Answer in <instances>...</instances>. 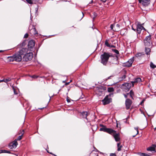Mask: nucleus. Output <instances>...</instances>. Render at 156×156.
Masks as SVG:
<instances>
[{"mask_svg":"<svg viewBox=\"0 0 156 156\" xmlns=\"http://www.w3.org/2000/svg\"><path fill=\"white\" fill-rule=\"evenodd\" d=\"M100 126L101 127L100 129V131H102L107 133L109 134L111 133V132L113 129L111 128H108L106 127L103 124H100Z\"/></svg>","mask_w":156,"mask_h":156,"instance_id":"obj_7","label":"nucleus"},{"mask_svg":"<svg viewBox=\"0 0 156 156\" xmlns=\"http://www.w3.org/2000/svg\"><path fill=\"white\" fill-rule=\"evenodd\" d=\"M33 57V54L32 53L27 52L24 55L23 58V60L27 62L32 59Z\"/></svg>","mask_w":156,"mask_h":156,"instance_id":"obj_6","label":"nucleus"},{"mask_svg":"<svg viewBox=\"0 0 156 156\" xmlns=\"http://www.w3.org/2000/svg\"><path fill=\"white\" fill-rule=\"evenodd\" d=\"M117 147L118 151H119L121 150V148L122 147V146L121 145L120 143H119L117 144Z\"/></svg>","mask_w":156,"mask_h":156,"instance_id":"obj_24","label":"nucleus"},{"mask_svg":"<svg viewBox=\"0 0 156 156\" xmlns=\"http://www.w3.org/2000/svg\"><path fill=\"white\" fill-rule=\"evenodd\" d=\"M23 136H21V135L20 136L18 137L15 140H16V141L17 140H20L21 139H22V138Z\"/></svg>","mask_w":156,"mask_h":156,"instance_id":"obj_31","label":"nucleus"},{"mask_svg":"<svg viewBox=\"0 0 156 156\" xmlns=\"http://www.w3.org/2000/svg\"><path fill=\"white\" fill-rule=\"evenodd\" d=\"M112 51L113 52H115V53L116 54H119V51L116 49H112Z\"/></svg>","mask_w":156,"mask_h":156,"instance_id":"obj_30","label":"nucleus"},{"mask_svg":"<svg viewBox=\"0 0 156 156\" xmlns=\"http://www.w3.org/2000/svg\"><path fill=\"white\" fill-rule=\"evenodd\" d=\"M11 79L10 78H8L7 79H3L2 80H0V83L4 82L5 83H7L8 82L11 80Z\"/></svg>","mask_w":156,"mask_h":156,"instance_id":"obj_23","label":"nucleus"},{"mask_svg":"<svg viewBox=\"0 0 156 156\" xmlns=\"http://www.w3.org/2000/svg\"><path fill=\"white\" fill-rule=\"evenodd\" d=\"M95 150H93L90 154V156H98V152L99 151L97 149L94 147Z\"/></svg>","mask_w":156,"mask_h":156,"instance_id":"obj_20","label":"nucleus"},{"mask_svg":"<svg viewBox=\"0 0 156 156\" xmlns=\"http://www.w3.org/2000/svg\"><path fill=\"white\" fill-rule=\"evenodd\" d=\"M93 2V1H92H92H91V2H90V3H92Z\"/></svg>","mask_w":156,"mask_h":156,"instance_id":"obj_55","label":"nucleus"},{"mask_svg":"<svg viewBox=\"0 0 156 156\" xmlns=\"http://www.w3.org/2000/svg\"><path fill=\"white\" fill-rule=\"evenodd\" d=\"M112 77H113V76H109V77H108V78H107L106 79V80H108V79H111V78Z\"/></svg>","mask_w":156,"mask_h":156,"instance_id":"obj_43","label":"nucleus"},{"mask_svg":"<svg viewBox=\"0 0 156 156\" xmlns=\"http://www.w3.org/2000/svg\"><path fill=\"white\" fill-rule=\"evenodd\" d=\"M124 96L126 98H127V95H126V94H124Z\"/></svg>","mask_w":156,"mask_h":156,"instance_id":"obj_47","label":"nucleus"},{"mask_svg":"<svg viewBox=\"0 0 156 156\" xmlns=\"http://www.w3.org/2000/svg\"><path fill=\"white\" fill-rule=\"evenodd\" d=\"M10 58L11 61H15L19 62L22 60V56L18 52L13 55L12 57H11Z\"/></svg>","mask_w":156,"mask_h":156,"instance_id":"obj_4","label":"nucleus"},{"mask_svg":"<svg viewBox=\"0 0 156 156\" xmlns=\"http://www.w3.org/2000/svg\"><path fill=\"white\" fill-rule=\"evenodd\" d=\"M132 103V100L129 98H127L125 101L126 108V110L129 109Z\"/></svg>","mask_w":156,"mask_h":156,"instance_id":"obj_12","label":"nucleus"},{"mask_svg":"<svg viewBox=\"0 0 156 156\" xmlns=\"http://www.w3.org/2000/svg\"><path fill=\"white\" fill-rule=\"evenodd\" d=\"M14 93L15 94H17V93H16V92H15V91L14 90Z\"/></svg>","mask_w":156,"mask_h":156,"instance_id":"obj_54","label":"nucleus"},{"mask_svg":"<svg viewBox=\"0 0 156 156\" xmlns=\"http://www.w3.org/2000/svg\"><path fill=\"white\" fill-rule=\"evenodd\" d=\"M98 92H101L102 91H101L99 89H98L97 90H96V93H97Z\"/></svg>","mask_w":156,"mask_h":156,"instance_id":"obj_44","label":"nucleus"},{"mask_svg":"<svg viewBox=\"0 0 156 156\" xmlns=\"http://www.w3.org/2000/svg\"><path fill=\"white\" fill-rule=\"evenodd\" d=\"M123 86L124 87V88L126 90H129L132 87V84L131 83H125L122 84Z\"/></svg>","mask_w":156,"mask_h":156,"instance_id":"obj_19","label":"nucleus"},{"mask_svg":"<svg viewBox=\"0 0 156 156\" xmlns=\"http://www.w3.org/2000/svg\"><path fill=\"white\" fill-rule=\"evenodd\" d=\"M114 25L113 24H112L111 26H110V27L111 28V29L112 30H113V28L114 27Z\"/></svg>","mask_w":156,"mask_h":156,"instance_id":"obj_39","label":"nucleus"},{"mask_svg":"<svg viewBox=\"0 0 156 156\" xmlns=\"http://www.w3.org/2000/svg\"><path fill=\"white\" fill-rule=\"evenodd\" d=\"M126 72L125 70H122L119 73L120 76L119 78V81L124 80L126 77Z\"/></svg>","mask_w":156,"mask_h":156,"instance_id":"obj_10","label":"nucleus"},{"mask_svg":"<svg viewBox=\"0 0 156 156\" xmlns=\"http://www.w3.org/2000/svg\"><path fill=\"white\" fill-rule=\"evenodd\" d=\"M81 115L82 118L83 119H86L87 121H88V119L87 118V116L90 114L89 113L86 111H84L81 112Z\"/></svg>","mask_w":156,"mask_h":156,"instance_id":"obj_18","label":"nucleus"},{"mask_svg":"<svg viewBox=\"0 0 156 156\" xmlns=\"http://www.w3.org/2000/svg\"><path fill=\"white\" fill-rule=\"evenodd\" d=\"M135 135L134 136H133V137H135Z\"/></svg>","mask_w":156,"mask_h":156,"instance_id":"obj_57","label":"nucleus"},{"mask_svg":"<svg viewBox=\"0 0 156 156\" xmlns=\"http://www.w3.org/2000/svg\"><path fill=\"white\" fill-rule=\"evenodd\" d=\"M28 36V34H25L24 37L25 38H27Z\"/></svg>","mask_w":156,"mask_h":156,"instance_id":"obj_42","label":"nucleus"},{"mask_svg":"<svg viewBox=\"0 0 156 156\" xmlns=\"http://www.w3.org/2000/svg\"><path fill=\"white\" fill-rule=\"evenodd\" d=\"M101 0L102 1L104 2H105L106 1H103V0Z\"/></svg>","mask_w":156,"mask_h":156,"instance_id":"obj_51","label":"nucleus"},{"mask_svg":"<svg viewBox=\"0 0 156 156\" xmlns=\"http://www.w3.org/2000/svg\"><path fill=\"white\" fill-rule=\"evenodd\" d=\"M110 134L113 136L116 141L118 142L120 140V134L119 133H117L115 130L112 129Z\"/></svg>","mask_w":156,"mask_h":156,"instance_id":"obj_5","label":"nucleus"},{"mask_svg":"<svg viewBox=\"0 0 156 156\" xmlns=\"http://www.w3.org/2000/svg\"><path fill=\"white\" fill-rule=\"evenodd\" d=\"M24 133V130H21L19 132V134H21V136H23V135Z\"/></svg>","mask_w":156,"mask_h":156,"instance_id":"obj_28","label":"nucleus"},{"mask_svg":"<svg viewBox=\"0 0 156 156\" xmlns=\"http://www.w3.org/2000/svg\"><path fill=\"white\" fill-rule=\"evenodd\" d=\"M39 77V76H37L34 75L32 76L31 77L34 79H36V78H37L38 77Z\"/></svg>","mask_w":156,"mask_h":156,"instance_id":"obj_36","label":"nucleus"},{"mask_svg":"<svg viewBox=\"0 0 156 156\" xmlns=\"http://www.w3.org/2000/svg\"><path fill=\"white\" fill-rule=\"evenodd\" d=\"M136 31L138 34L141 33V31L143 29H144V27L140 24H138L137 26Z\"/></svg>","mask_w":156,"mask_h":156,"instance_id":"obj_17","label":"nucleus"},{"mask_svg":"<svg viewBox=\"0 0 156 156\" xmlns=\"http://www.w3.org/2000/svg\"><path fill=\"white\" fill-rule=\"evenodd\" d=\"M82 14H83V12H82Z\"/></svg>","mask_w":156,"mask_h":156,"instance_id":"obj_58","label":"nucleus"},{"mask_svg":"<svg viewBox=\"0 0 156 156\" xmlns=\"http://www.w3.org/2000/svg\"><path fill=\"white\" fill-rule=\"evenodd\" d=\"M113 54L111 53L104 52L101 56V63L104 65H106L110 57H113Z\"/></svg>","mask_w":156,"mask_h":156,"instance_id":"obj_1","label":"nucleus"},{"mask_svg":"<svg viewBox=\"0 0 156 156\" xmlns=\"http://www.w3.org/2000/svg\"><path fill=\"white\" fill-rule=\"evenodd\" d=\"M44 108H39V109H43Z\"/></svg>","mask_w":156,"mask_h":156,"instance_id":"obj_52","label":"nucleus"},{"mask_svg":"<svg viewBox=\"0 0 156 156\" xmlns=\"http://www.w3.org/2000/svg\"><path fill=\"white\" fill-rule=\"evenodd\" d=\"M14 93L15 94H17V93H16V92H15V91L14 90Z\"/></svg>","mask_w":156,"mask_h":156,"instance_id":"obj_53","label":"nucleus"},{"mask_svg":"<svg viewBox=\"0 0 156 156\" xmlns=\"http://www.w3.org/2000/svg\"><path fill=\"white\" fill-rule=\"evenodd\" d=\"M147 151H155L154 147H150L147 148Z\"/></svg>","mask_w":156,"mask_h":156,"instance_id":"obj_25","label":"nucleus"},{"mask_svg":"<svg viewBox=\"0 0 156 156\" xmlns=\"http://www.w3.org/2000/svg\"><path fill=\"white\" fill-rule=\"evenodd\" d=\"M116 26H117L118 27H119V24H117L116 25Z\"/></svg>","mask_w":156,"mask_h":156,"instance_id":"obj_49","label":"nucleus"},{"mask_svg":"<svg viewBox=\"0 0 156 156\" xmlns=\"http://www.w3.org/2000/svg\"><path fill=\"white\" fill-rule=\"evenodd\" d=\"M134 57H133L130 59L128 61L123 64L122 66H123L129 67L132 66V64L134 61Z\"/></svg>","mask_w":156,"mask_h":156,"instance_id":"obj_9","label":"nucleus"},{"mask_svg":"<svg viewBox=\"0 0 156 156\" xmlns=\"http://www.w3.org/2000/svg\"><path fill=\"white\" fill-rule=\"evenodd\" d=\"M154 129H156V128H155Z\"/></svg>","mask_w":156,"mask_h":156,"instance_id":"obj_56","label":"nucleus"},{"mask_svg":"<svg viewBox=\"0 0 156 156\" xmlns=\"http://www.w3.org/2000/svg\"><path fill=\"white\" fill-rule=\"evenodd\" d=\"M145 46L152 47V41L151 40V36L149 35L146 37L144 40Z\"/></svg>","mask_w":156,"mask_h":156,"instance_id":"obj_3","label":"nucleus"},{"mask_svg":"<svg viewBox=\"0 0 156 156\" xmlns=\"http://www.w3.org/2000/svg\"><path fill=\"white\" fill-rule=\"evenodd\" d=\"M105 45L106 46L109 48H115V46L113 45H110L108 43V40H106L105 42Z\"/></svg>","mask_w":156,"mask_h":156,"instance_id":"obj_22","label":"nucleus"},{"mask_svg":"<svg viewBox=\"0 0 156 156\" xmlns=\"http://www.w3.org/2000/svg\"><path fill=\"white\" fill-rule=\"evenodd\" d=\"M152 47H147L145 46V52L146 54L147 55H149L150 54V52H151V48Z\"/></svg>","mask_w":156,"mask_h":156,"instance_id":"obj_21","label":"nucleus"},{"mask_svg":"<svg viewBox=\"0 0 156 156\" xmlns=\"http://www.w3.org/2000/svg\"><path fill=\"white\" fill-rule=\"evenodd\" d=\"M135 130H136L137 131V133L136 135L137 134L139 133V131L138 130V128H134Z\"/></svg>","mask_w":156,"mask_h":156,"instance_id":"obj_40","label":"nucleus"},{"mask_svg":"<svg viewBox=\"0 0 156 156\" xmlns=\"http://www.w3.org/2000/svg\"><path fill=\"white\" fill-rule=\"evenodd\" d=\"M18 144L17 141L16 140H14L13 142L10 143L9 144V147L10 149L15 148L16 147Z\"/></svg>","mask_w":156,"mask_h":156,"instance_id":"obj_16","label":"nucleus"},{"mask_svg":"<svg viewBox=\"0 0 156 156\" xmlns=\"http://www.w3.org/2000/svg\"><path fill=\"white\" fill-rule=\"evenodd\" d=\"M27 2L30 4H32L34 3L33 0H26Z\"/></svg>","mask_w":156,"mask_h":156,"instance_id":"obj_32","label":"nucleus"},{"mask_svg":"<svg viewBox=\"0 0 156 156\" xmlns=\"http://www.w3.org/2000/svg\"><path fill=\"white\" fill-rule=\"evenodd\" d=\"M110 156H116V155L115 154L111 153Z\"/></svg>","mask_w":156,"mask_h":156,"instance_id":"obj_41","label":"nucleus"},{"mask_svg":"<svg viewBox=\"0 0 156 156\" xmlns=\"http://www.w3.org/2000/svg\"><path fill=\"white\" fill-rule=\"evenodd\" d=\"M4 51H2V50H0V52H3Z\"/></svg>","mask_w":156,"mask_h":156,"instance_id":"obj_50","label":"nucleus"},{"mask_svg":"<svg viewBox=\"0 0 156 156\" xmlns=\"http://www.w3.org/2000/svg\"><path fill=\"white\" fill-rule=\"evenodd\" d=\"M33 1H34V3H39L40 1V0H33Z\"/></svg>","mask_w":156,"mask_h":156,"instance_id":"obj_35","label":"nucleus"},{"mask_svg":"<svg viewBox=\"0 0 156 156\" xmlns=\"http://www.w3.org/2000/svg\"><path fill=\"white\" fill-rule=\"evenodd\" d=\"M140 156H149V155L148 154H146L145 153H141L140 154Z\"/></svg>","mask_w":156,"mask_h":156,"instance_id":"obj_34","label":"nucleus"},{"mask_svg":"<svg viewBox=\"0 0 156 156\" xmlns=\"http://www.w3.org/2000/svg\"><path fill=\"white\" fill-rule=\"evenodd\" d=\"M108 92H112L114 91V89L113 87H109L108 88Z\"/></svg>","mask_w":156,"mask_h":156,"instance_id":"obj_27","label":"nucleus"},{"mask_svg":"<svg viewBox=\"0 0 156 156\" xmlns=\"http://www.w3.org/2000/svg\"><path fill=\"white\" fill-rule=\"evenodd\" d=\"M3 153H10V152L8 151H7V150H3Z\"/></svg>","mask_w":156,"mask_h":156,"instance_id":"obj_33","label":"nucleus"},{"mask_svg":"<svg viewBox=\"0 0 156 156\" xmlns=\"http://www.w3.org/2000/svg\"><path fill=\"white\" fill-rule=\"evenodd\" d=\"M72 81V80H70V82H71ZM69 83H70V82L66 83H65V85H68V84H69Z\"/></svg>","mask_w":156,"mask_h":156,"instance_id":"obj_45","label":"nucleus"},{"mask_svg":"<svg viewBox=\"0 0 156 156\" xmlns=\"http://www.w3.org/2000/svg\"><path fill=\"white\" fill-rule=\"evenodd\" d=\"M29 32L32 35H35L37 34V32L35 26L32 24H30L29 27Z\"/></svg>","mask_w":156,"mask_h":156,"instance_id":"obj_8","label":"nucleus"},{"mask_svg":"<svg viewBox=\"0 0 156 156\" xmlns=\"http://www.w3.org/2000/svg\"><path fill=\"white\" fill-rule=\"evenodd\" d=\"M113 93H110L108 95H106L104 99L102 100L104 105H105L109 104L112 102V98L111 97H113Z\"/></svg>","mask_w":156,"mask_h":156,"instance_id":"obj_2","label":"nucleus"},{"mask_svg":"<svg viewBox=\"0 0 156 156\" xmlns=\"http://www.w3.org/2000/svg\"><path fill=\"white\" fill-rule=\"evenodd\" d=\"M150 66L151 68L153 69L156 68V66L154 65L152 62H150Z\"/></svg>","mask_w":156,"mask_h":156,"instance_id":"obj_26","label":"nucleus"},{"mask_svg":"<svg viewBox=\"0 0 156 156\" xmlns=\"http://www.w3.org/2000/svg\"><path fill=\"white\" fill-rule=\"evenodd\" d=\"M130 97L133 98V96L134 95V93L132 90H131L129 92Z\"/></svg>","mask_w":156,"mask_h":156,"instance_id":"obj_29","label":"nucleus"},{"mask_svg":"<svg viewBox=\"0 0 156 156\" xmlns=\"http://www.w3.org/2000/svg\"><path fill=\"white\" fill-rule=\"evenodd\" d=\"M34 41L33 40H31L28 42L27 49L30 51H32L34 50Z\"/></svg>","mask_w":156,"mask_h":156,"instance_id":"obj_11","label":"nucleus"},{"mask_svg":"<svg viewBox=\"0 0 156 156\" xmlns=\"http://www.w3.org/2000/svg\"><path fill=\"white\" fill-rule=\"evenodd\" d=\"M28 49L26 48H22L18 52L20 55H25L28 52Z\"/></svg>","mask_w":156,"mask_h":156,"instance_id":"obj_15","label":"nucleus"},{"mask_svg":"<svg viewBox=\"0 0 156 156\" xmlns=\"http://www.w3.org/2000/svg\"><path fill=\"white\" fill-rule=\"evenodd\" d=\"M132 29L134 31H135L136 30L135 29H134V28H133V27H132Z\"/></svg>","mask_w":156,"mask_h":156,"instance_id":"obj_48","label":"nucleus"},{"mask_svg":"<svg viewBox=\"0 0 156 156\" xmlns=\"http://www.w3.org/2000/svg\"><path fill=\"white\" fill-rule=\"evenodd\" d=\"M141 79L139 77L136 78L133 80V81L131 82L132 87H133L134 84H136L138 83H140L142 82Z\"/></svg>","mask_w":156,"mask_h":156,"instance_id":"obj_14","label":"nucleus"},{"mask_svg":"<svg viewBox=\"0 0 156 156\" xmlns=\"http://www.w3.org/2000/svg\"><path fill=\"white\" fill-rule=\"evenodd\" d=\"M71 99L69 97H67V101L68 102H70Z\"/></svg>","mask_w":156,"mask_h":156,"instance_id":"obj_37","label":"nucleus"},{"mask_svg":"<svg viewBox=\"0 0 156 156\" xmlns=\"http://www.w3.org/2000/svg\"><path fill=\"white\" fill-rule=\"evenodd\" d=\"M139 2L143 6L146 7L148 6L151 2L150 0H140Z\"/></svg>","mask_w":156,"mask_h":156,"instance_id":"obj_13","label":"nucleus"},{"mask_svg":"<svg viewBox=\"0 0 156 156\" xmlns=\"http://www.w3.org/2000/svg\"><path fill=\"white\" fill-rule=\"evenodd\" d=\"M142 55L141 53H138L136 54V56H140Z\"/></svg>","mask_w":156,"mask_h":156,"instance_id":"obj_38","label":"nucleus"},{"mask_svg":"<svg viewBox=\"0 0 156 156\" xmlns=\"http://www.w3.org/2000/svg\"><path fill=\"white\" fill-rule=\"evenodd\" d=\"M3 153V150H0V153Z\"/></svg>","mask_w":156,"mask_h":156,"instance_id":"obj_46","label":"nucleus"}]
</instances>
